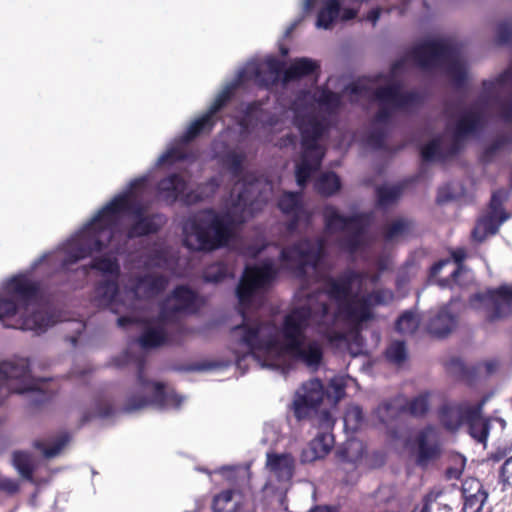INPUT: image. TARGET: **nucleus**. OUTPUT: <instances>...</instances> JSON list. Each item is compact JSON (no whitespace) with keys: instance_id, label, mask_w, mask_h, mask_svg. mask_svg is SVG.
<instances>
[{"instance_id":"obj_1","label":"nucleus","mask_w":512,"mask_h":512,"mask_svg":"<svg viewBox=\"0 0 512 512\" xmlns=\"http://www.w3.org/2000/svg\"><path fill=\"white\" fill-rule=\"evenodd\" d=\"M323 249L321 239H305L282 249L277 260L245 267L236 289L242 321L230 331L238 368L251 358L281 372L289 360L317 370L323 348L307 341L310 329L331 343H359L375 309L393 302L391 289L377 287L392 266L389 257L378 258L375 272L348 269L332 278L323 271Z\"/></svg>"},{"instance_id":"obj_2","label":"nucleus","mask_w":512,"mask_h":512,"mask_svg":"<svg viewBox=\"0 0 512 512\" xmlns=\"http://www.w3.org/2000/svg\"><path fill=\"white\" fill-rule=\"evenodd\" d=\"M151 197L147 175L133 180L57 250L35 261L32 269L45 265L54 270H68L79 260L94 257L90 266L81 267L82 273L87 275L89 269H95L110 278L96 286L95 305L109 308L115 314L123 313L117 319L120 327L133 323L144 325L150 300L168 284L167 277L154 268L175 271L174 255L163 243L155 244L134 264L141 271H131L122 277L120 289L117 283L120 266L115 254L126 250L128 239L154 233L165 223L161 214L145 216Z\"/></svg>"},{"instance_id":"obj_3","label":"nucleus","mask_w":512,"mask_h":512,"mask_svg":"<svg viewBox=\"0 0 512 512\" xmlns=\"http://www.w3.org/2000/svg\"><path fill=\"white\" fill-rule=\"evenodd\" d=\"M447 54L448 43L445 39L428 38L417 43L404 59L397 61L387 76L359 80L345 88L341 95L325 88L301 91L287 111L301 134L302 154L295 167L298 186L303 188L312 173L320 167L325 154L322 140L337 123L344 98L355 103L377 102L379 109L364 142L371 149H381L394 114L411 112L422 102L420 93L402 89L397 80L398 74L409 61L423 69L438 67L445 61Z\"/></svg>"},{"instance_id":"obj_4","label":"nucleus","mask_w":512,"mask_h":512,"mask_svg":"<svg viewBox=\"0 0 512 512\" xmlns=\"http://www.w3.org/2000/svg\"><path fill=\"white\" fill-rule=\"evenodd\" d=\"M228 133L216 139L212 148L235 184L221 213L206 209L192 214L184 222L183 241L190 250L209 252L227 245L234 227L253 217L273 194L271 182L244 170L245 152L239 148L232 149L221 140Z\"/></svg>"},{"instance_id":"obj_5","label":"nucleus","mask_w":512,"mask_h":512,"mask_svg":"<svg viewBox=\"0 0 512 512\" xmlns=\"http://www.w3.org/2000/svg\"><path fill=\"white\" fill-rule=\"evenodd\" d=\"M201 298L190 288L178 286L160 305L159 315L150 319L146 315L144 331L137 343L114 359L117 367L133 364L137 370V384L133 393L127 398L124 411L138 412L146 407L158 409L179 408L184 397L178 396L174 390L161 382L150 381L144 375V356L136 354V350L158 347L168 340L169 334L178 318L183 314L196 312L201 306Z\"/></svg>"},{"instance_id":"obj_6","label":"nucleus","mask_w":512,"mask_h":512,"mask_svg":"<svg viewBox=\"0 0 512 512\" xmlns=\"http://www.w3.org/2000/svg\"><path fill=\"white\" fill-rule=\"evenodd\" d=\"M318 69V62L306 57L294 59L283 74L282 65L275 58L271 57L263 62L249 61L243 68L238 70L234 80L225 84L215 97L208 111L193 121L187 131L179 139H176L171 147L158 158L156 165H171L184 160L186 158L184 145L199 133L212 130L215 124V114L230 99L235 89L241 85L252 81L259 86L270 87L281 79L283 85L286 86L291 81L313 74Z\"/></svg>"},{"instance_id":"obj_7","label":"nucleus","mask_w":512,"mask_h":512,"mask_svg":"<svg viewBox=\"0 0 512 512\" xmlns=\"http://www.w3.org/2000/svg\"><path fill=\"white\" fill-rule=\"evenodd\" d=\"M0 320L6 326L44 333L57 322L53 313L38 297V286L30 272L20 273L7 281L0 291Z\"/></svg>"},{"instance_id":"obj_8","label":"nucleus","mask_w":512,"mask_h":512,"mask_svg":"<svg viewBox=\"0 0 512 512\" xmlns=\"http://www.w3.org/2000/svg\"><path fill=\"white\" fill-rule=\"evenodd\" d=\"M325 228L328 233L342 232L340 247L350 254L368 249L373 239L367 232L372 216L369 213H354L344 216L335 206L327 205L323 210Z\"/></svg>"},{"instance_id":"obj_9","label":"nucleus","mask_w":512,"mask_h":512,"mask_svg":"<svg viewBox=\"0 0 512 512\" xmlns=\"http://www.w3.org/2000/svg\"><path fill=\"white\" fill-rule=\"evenodd\" d=\"M27 392L42 393V381L31 376L28 362H6L0 364V401L10 394Z\"/></svg>"},{"instance_id":"obj_10","label":"nucleus","mask_w":512,"mask_h":512,"mask_svg":"<svg viewBox=\"0 0 512 512\" xmlns=\"http://www.w3.org/2000/svg\"><path fill=\"white\" fill-rule=\"evenodd\" d=\"M219 186L217 178H212L200 191H190L184 175L171 174L162 179L157 186L158 197L168 204L181 200L186 204H193L199 200L210 197Z\"/></svg>"},{"instance_id":"obj_11","label":"nucleus","mask_w":512,"mask_h":512,"mask_svg":"<svg viewBox=\"0 0 512 512\" xmlns=\"http://www.w3.org/2000/svg\"><path fill=\"white\" fill-rule=\"evenodd\" d=\"M467 427L469 435L478 443L486 445L490 421L482 416L481 404L467 402L450 406V431Z\"/></svg>"},{"instance_id":"obj_12","label":"nucleus","mask_w":512,"mask_h":512,"mask_svg":"<svg viewBox=\"0 0 512 512\" xmlns=\"http://www.w3.org/2000/svg\"><path fill=\"white\" fill-rule=\"evenodd\" d=\"M470 303L474 309L484 310L490 321L501 319L512 311V284L475 294Z\"/></svg>"},{"instance_id":"obj_13","label":"nucleus","mask_w":512,"mask_h":512,"mask_svg":"<svg viewBox=\"0 0 512 512\" xmlns=\"http://www.w3.org/2000/svg\"><path fill=\"white\" fill-rule=\"evenodd\" d=\"M508 196V191L504 189H499L492 194L489 211L478 220L472 231L474 241L481 243L488 236L495 235L500 226L509 219L510 215L503 208Z\"/></svg>"},{"instance_id":"obj_14","label":"nucleus","mask_w":512,"mask_h":512,"mask_svg":"<svg viewBox=\"0 0 512 512\" xmlns=\"http://www.w3.org/2000/svg\"><path fill=\"white\" fill-rule=\"evenodd\" d=\"M325 392L323 384L318 379H311L302 384L296 391L293 400V410L297 419L310 416L314 409L322 402Z\"/></svg>"},{"instance_id":"obj_15","label":"nucleus","mask_w":512,"mask_h":512,"mask_svg":"<svg viewBox=\"0 0 512 512\" xmlns=\"http://www.w3.org/2000/svg\"><path fill=\"white\" fill-rule=\"evenodd\" d=\"M450 494L463 501V512L482 510L487 499V493L482 491L481 483L473 477L466 478L460 485L450 484Z\"/></svg>"},{"instance_id":"obj_16","label":"nucleus","mask_w":512,"mask_h":512,"mask_svg":"<svg viewBox=\"0 0 512 512\" xmlns=\"http://www.w3.org/2000/svg\"><path fill=\"white\" fill-rule=\"evenodd\" d=\"M280 210L291 218L288 225L290 231L308 226L311 213L302 201L300 192H284L278 201Z\"/></svg>"},{"instance_id":"obj_17","label":"nucleus","mask_w":512,"mask_h":512,"mask_svg":"<svg viewBox=\"0 0 512 512\" xmlns=\"http://www.w3.org/2000/svg\"><path fill=\"white\" fill-rule=\"evenodd\" d=\"M450 87L462 88L468 77L466 48L450 35Z\"/></svg>"},{"instance_id":"obj_18","label":"nucleus","mask_w":512,"mask_h":512,"mask_svg":"<svg viewBox=\"0 0 512 512\" xmlns=\"http://www.w3.org/2000/svg\"><path fill=\"white\" fill-rule=\"evenodd\" d=\"M357 11L351 8L341 10L338 0H324L318 11L316 27L319 29H331L338 19L347 21L353 19Z\"/></svg>"},{"instance_id":"obj_19","label":"nucleus","mask_w":512,"mask_h":512,"mask_svg":"<svg viewBox=\"0 0 512 512\" xmlns=\"http://www.w3.org/2000/svg\"><path fill=\"white\" fill-rule=\"evenodd\" d=\"M259 123L263 126L275 127L278 124V119L269 117L259 103L246 105L243 115L238 117L241 136L245 138V135L250 133V129H253L254 126H257Z\"/></svg>"},{"instance_id":"obj_20","label":"nucleus","mask_w":512,"mask_h":512,"mask_svg":"<svg viewBox=\"0 0 512 512\" xmlns=\"http://www.w3.org/2000/svg\"><path fill=\"white\" fill-rule=\"evenodd\" d=\"M440 454L439 431L428 426L418 436V463L422 466L436 459Z\"/></svg>"},{"instance_id":"obj_21","label":"nucleus","mask_w":512,"mask_h":512,"mask_svg":"<svg viewBox=\"0 0 512 512\" xmlns=\"http://www.w3.org/2000/svg\"><path fill=\"white\" fill-rule=\"evenodd\" d=\"M334 444L333 435L329 432H320L310 441L308 446L302 451V462H313L324 458L331 450Z\"/></svg>"},{"instance_id":"obj_22","label":"nucleus","mask_w":512,"mask_h":512,"mask_svg":"<svg viewBox=\"0 0 512 512\" xmlns=\"http://www.w3.org/2000/svg\"><path fill=\"white\" fill-rule=\"evenodd\" d=\"M413 230V222L408 218L399 217L388 222L382 229V237L386 245H394L404 240Z\"/></svg>"},{"instance_id":"obj_23","label":"nucleus","mask_w":512,"mask_h":512,"mask_svg":"<svg viewBox=\"0 0 512 512\" xmlns=\"http://www.w3.org/2000/svg\"><path fill=\"white\" fill-rule=\"evenodd\" d=\"M267 467L280 482H288L294 469V460L289 454H267Z\"/></svg>"},{"instance_id":"obj_24","label":"nucleus","mask_w":512,"mask_h":512,"mask_svg":"<svg viewBox=\"0 0 512 512\" xmlns=\"http://www.w3.org/2000/svg\"><path fill=\"white\" fill-rule=\"evenodd\" d=\"M364 454V444L357 439H350L346 441L338 450L337 457L341 464L350 465L355 468L361 461Z\"/></svg>"},{"instance_id":"obj_25","label":"nucleus","mask_w":512,"mask_h":512,"mask_svg":"<svg viewBox=\"0 0 512 512\" xmlns=\"http://www.w3.org/2000/svg\"><path fill=\"white\" fill-rule=\"evenodd\" d=\"M405 407V399L402 396H398L381 403L376 409L375 414L381 423L389 424L405 412Z\"/></svg>"},{"instance_id":"obj_26","label":"nucleus","mask_w":512,"mask_h":512,"mask_svg":"<svg viewBox=\"0 0 512 512\" xmlns=\"http://www.w3.org/2000/svg\"><path fill=\"white\" fill-rule=\"evenodd\" d=\"M428 331L439 338L446 336L448 333V306L446 304L430 311Z\"/></svg>"},{"instance_id":"obj_27","label":"nucleus","mask_w":512,"mask_h":512,"mask_svg":"<svg viewBox=\"0 0 512 512\" xmlns=\"http://www.w3.org/2000/svg\"><path fill=\"white\" fill-rule=\"evenodd\" d=\"M450 379L472 384L478 374V368L466 365L458 358H450Z\"/></svg>"},{"instance_id":"obj_28","label":"nucleus","mask_w":512,"mask_h":512,"mask_svg":"<svg viewBox=\"0 0 512 512\" xmlns=\"http://www.w3.org/2000/svg\"><path fill=\"white\" fill-rule=\"evenodd\" d=\"M314 187L320 195L330 197L341 189V181L334 172H324L317 177Z\"/></svg>"},{"instance_id":"obj_29","label":"nucleus","mask_w":512,"mask_h":512,"mask_svg":"<svg viewBox=\"0 0 512 512\" xmlns=\"http://www.w3.org/2000/svg\"><path fill=\"white\" fill-rule=\"evenodd\" d=\"M12 463L19 474L29 480L32 483H36V479L33 476L35 469V459L28 453L23 451H16L13 453Z\"/></svg>"},{"instance_id":"obj_30","label":"nucleus","mask_w":512,"mask_h":512,"mask_svg":"<svg viewBox=\"0 0 512 512\" xmlns=\"http://www.w3.org/2000/svg\"><path fill=\"white\" fill-rule=\"evenodd\" d=\"M512 143L510 134H499L490 144H488L481 155V159L485 163L492 162L501 152L506 150Z\"/></svg>"},{"instance_id":"obj_31","label":"nucleus","mask_w":512,"mask_h":512,"mask_svg":"<svg viewBox=\"0 0 512 512\" xmlns=\"http://www.w3.org/2000/svg\"><path fill=\"white\" fill-rule=\"evenodd\" d=\"M467 253L464 248L456 249L455 251H450V260L452 259L456 264V269L452 273V278L454 281H458L461 275L464 276V283L471 284L474 280L473 272L463 265V261L466 259Z\"/></svg>"},{"instance_id":"obj_32","label":"nucleus","mask_w":512,"mask_h":512,"mask_svg":"<svg viewBox=\"0 0 512 512\" xmlns=\"http://www.w3.org/2000/svg\"><path fill=\"white\" fill-rule=\"evenodd\" d=\"M420 325V317L415 310L404 311L396 321V330L403 335L414 334Z\"/></svg>"},{"instance_id":"obj_33","label":"nucleus","mask_w":512,"mask_h":512,"mask_svg":"<svg viewBox=\"0 0 512 512\" xmlns=\"http://www.w3.org/2000/svg\"><path fill=\"white\" fill-rule=\"evenodd\" d=\"M354 384L355 380L350 376H335L332 379H330L329 382V389L333 390V392L328 390L327 396L329 398H333V401L336 404L344 396V389Z\"/></svg>"},{"instance_id":"obj_34","label":"nucleus","mask_w":512,"mask_h":512,"mask_svg":"<svg viewBox=\"0 0 512 512\" xmlns=\"http://www.w3.org/2000/svg\"><path fill=\"white\" fill-rule=\"evenodd\" d=\"M402 188L399 185H383L377 188L378 205L387 208L400 197Z\"/></svg>"},{"instance_id":"obj_35","label":"nucleus","mask_w":512,"mask_h":512,"mask_svg":"<svg viewBox=\"0 0 512 512\" xmlns=\"http://www.w3.org/2000/svg\"><path fill=\"white\" fill-rule=\"evenodd\" d=\"M69 441V435L63 433L47 443H37L45 458H53L60 454Z\"/></svg>"},{"instance_id":"obj_36","label":"nucleus","mask_w":512,"mask_h":512,"mask_svg":"<svg viewBox=\"0 0 512 512\" xmlns=\"http://www.w3.org/2000/svg\"><path fill=\"white\" fill-rule=\"evenodd\" d=\"M444 140V137L433 138L421 149V155L425 162H433L441 158Z\"/></svg>"},{"instance_id":"obj_37","label":"nucleus","mask_w":512,"mask_h":512,"mask_svg":"<svg viewBox=\"0 0 512 512\" xmlns=\"http://www.w3.org/2000/svg\"><path fill=\"white\" fill-rule=\"evenodd\" d=\"M231 274L232 272L226 264L217 262L204 270L203 277L206 282L217 283Z\"/></svg>"},{"instance_id":"obj_38","label":"nucleus","mask_w":512,"mask_h":512,"mask_svg":"<svg viewBox=\"0 0 512 512\" xmlns=\"http://www.w3.org/2000/svg\"><path fill=\"white\" fill-rule=\"evenodd\" d=\"M431 394L423 393L412 399L410 402L405 400V411H408L412 416H423L429 408V397Z\"/></svg>"},{"instance_id":"obj_39","label":"nucleus","mask_w":512,"mask_h":512,"mask_svg":"<svg viewBox=\"0 0 512 512\" xmlns=\"http://www.w3.org/2000/svg\"><path fill=\"white\" fill-rule=\"evenodd\" d=\"M363 421L362 409L357 405H351L345 412L344 424L351 431H356Z\"/></svg>"},{"instance_id":"obj_40","label":"nucleus","mask_w":512,"mask_h":512,"mask_svg":"<svg viewBox=\"0 0 512 512\" xmlns=\"http://www.w3.org/2000/svg\"><path fill=\"white\" fill-rule=\"evenodd\" d=\"M386 356L389 361L400 365L407 358V350L403 341L392 342L386 350Z\"/></svg>"},{"instance_id":"obj_41","label":"nucleus","mask_w":512,"mask_h":512,"mask_svg":"<svg viewBox=\"0 0 512 512\" xmlns=\"http://www.w3.org/2000/svg\"><path fill=\"white\" fill-rule=\"evenodd\" d=\"M466 466V458L458 452H450V480L459 479Z\"/></svg>"},{"instance_id":"obj_42","label":"nucleus","mask_w":512,"mask_h":512,"mask_svg":"<svg viewBox=\"0 0 512 512\" xmlns=\"http://www.w3.org/2000/svg\"><path fill=\"white\" fill-rule=\"evenodd\" d=\"M113 413V408L107 400H98L94 403L93 411L84 416L85 420L91 418H107Z\"/></svg>"},{"instance_id":"obj_43","label":"nucleus","mask_w":512,"mask_h":512,"mask_svg":"<svg viewBox=\"0 0 512 512\" xmlns=\"http://www.w3.org/2000/svg\"><path fill=\"white\" fill-rule=\"evenodd\" d=\"M233 495V490H226L216 495L212 503L214 512H225L227 504H229L233 499Z\"/></svg>"},{"instance_id":"obj_44","label":"nucleus","mask_w":512,"mask_h":512,"mask_svg":"<svg viewBox=\"0 0 512 512\" xmlns=\"http://www.w3.org/2000/svg\"><path fill=\"white\" fill-rule=\"evenodd\" d=\"M446 264L447 260H440L431 267L429 274V282L431 284H436L441 288H446L447 281L445 279H438V274L442 271Z\"/></svg>"},{"instance_id":"obj_45","label":"nucleus","mask_w":512,"mask_h":512,"mask_svg":"<svg viewBox=\"0 0 512 512\" xmlns=\"http://www.w3.org/2000/svg\"><path fill=\"white\" fill-rule=\"evenodd\" d=\"M512 38V23L505 21L497 26L496 41L499 44H507Z\"/></svg>"},{"instance_id":"obj_46","label":"nucleus","mask_w":512,"mask_h":512,"mask_svg":"<svg viewBox=\"0 0 512 512\" xmlns=\"http://www.w3.org/2000/svg\"><path fill=\"white\" fill-rule=\"evenodd\" d=\"M19 490V484L16 480L5 477L0 474V492L7 495H13Z\"/></svg>"},{"instance_id":"obj_47","label":"nucleus","mask_w":512,"mask_h":512,"mask_svg":"<svg viewBox=\"0 0 512 512\" xmlns=\"http://www.w3.org/2000/svg\"><path fill=\"white\" fill-rule=\"evenodd\" d=\"M500 478L502 483L512 485V456L503 463Z\"/></svg>"},{"instance_id":"obj_48","label":"nucleus","mask_w":512,"mask_h":512,"mask_svg":"<svg viewBox=\"0 0 512 512\" xmlns=\"http://www.w3.org/2000/svg\"><path fill=\"white\" fill-rule=\"evenodd\" d=\"M381 9L376 8L371 10L367 15V20L370 21L373 25L377 23L380 18Z\"/></svg>"},{"instance_id":"obj_49","label":"nucleus","mask_w":512,"mask_h":512,"mask_svg":"<svg viewBox=\"0 0 512 512\" xmlns=\"http://www.w3.org/2000/svg\"><path fill=\"white\" fill-rule=\"evenodd\" d=\"M319 0H303L302 11L304 14L309 13Z\"/></svg>"},{"instance_id":"obj_50","label":"nucleus","mask_w":512,"mask_h":512,"mask_svg":"<svg viewBox=\"0 0 512 512\" xmlns=\"http://www.w3.org/2000/svg\"><path fill=\"white\" fill-rule=\"evenodd\" d=\"M448 201V190L443 187L439 189L438 196H437V203L438 204H445Z\"/></svg>"},{"instance_id":"obj_51","label":"nucleus","mask_w":512,"mask_h":512,"mask_svg":"<svg viewBox=\"0 0 512 512\" xmlns=\"http://www.w3.org/2000/svg\"><path fill=\"white\" fill-rule=\"evenodd\" d=\"M262 248L263 247L249 246L244 253L249 257H256L261 252Z\"/></svg>"},{"instance_id":"obj_52","label":"nucleus","mask_w":512,"mask_h":512,"mask_svg":"<svg viewBox=\"0 0 512 512\" xmlns=\"http://www.w3.org/2000/svg\"><path fill=\"white\" fill-rule=\"evenodd\" d=\"M73 326H74L73 331H74L76 334H78V335H79V334L84 330V328H85V325H84V323H83L82 321H75V322H73Z\"/></svg>"},{"instance_id":"obj_53","label":"nucleus","mask_w":512,"mask_h":512,"mask_svg":"<svg viewBox=\"0 0 512 512\" xmlns=\"http://www.w3.org/2000/svg\"><path fill=\"white\" fill-rule=\"evenodd\" d=\"M485 368H486V371L487 373H492L496 370V367H497V362L496 361H489V362H486L485 364Z\"/></svg>"},{"instance_id":"obj_54","label":"nucleus","mask_w":512,"mask_h":512,"mask_svg":"<svg viewBox=\"0 0 512 512\" xmlns=\"http://www.w3.org/2000/svg\"><path fill=\"white\" fill-rule=\"evenodd\" d=\"M303 19V16H301L297 21H295L294 23H292L285 31V35L286 36H289L292 31L295 29V27L298 25V23H300Z\"/></svg>"},{"instance_id":"obj_55","label":"nucleus","mask_w":512,"mask_h":512,"mask_svg":"<svg viewBox=\"0 0 512 512\" xmlns=\"http://www.w3.org/2000/svg\"><path fill=\"white\" fill-rule=\"evenodd\" d=\"M452 282H453L454 284H457V285L461 286V287H466V286H468V285H469V284H465V283H464V276H463V275H461V276L459 277V280H458V281H454V280H453V278H452V274H451V275H450V285L452 284Z\"/></svg>"},{"instance_id":"obj_56","label":"nucleus","mask_w":512,"mask_h":512,"mask_svg":"<svg viewBox=\"0 0 512 512\" xmlns=\"http://www.w3.org/2000/svg\"><path fill=\"white\" fill-rule=\"evenodd\" d=\"M310 512H334V510L326 506H319L310 510Z\"/></svg>"},{"instance_id":"obj_57","label":"nucleus","mask_w":512,"mask_h":512,"mask_svg":"<svg viewBox=\"0 0 512 512\" xmlns=\"http://www.w3.org/2000/svg\"><path fill=\"white\" fill-rule=\"evenodd\" d=\"M214 364L212 363H209V364H203V365H199L197 367H195L196 370H209V369H212L214 368Z\"/></svg>"},{"instance_id":"obj_58","label":"nucleus","mask_w":512,"mask_h":512,"mask_svg":"<svg viewBox=\"0 0 512 512\" xmlns=\"http://www.w3.org/2000/svg\"><path fill=\"white\" fill-rule=\"evenodd\" d=\"M419 512H430L429 498H426L425 503Z\"/></svg>"},{"instance_id":"obj_59","label":"nucleus","mask_w":512,"mask_h":512,"mask_svg":"<svg viewBox=\"0 0 512 512\" xmlns=\"http://www.w3.org/2000/svg\"><path fill=\"white\" fill-rule=\"evenodd\" d=\"M294 142H295V137L290 135V134H288L286 136V140H285V143L283 145L286 146L287 144H294Z\"/></svg>"},{"instance_id":"obj_60","label":"nucleus","mask_w":512,"mask_h":512,"mask_svg":"<svg viewBox=\"0 0 512 512\" xmlns=\"http://www.w3.org/2000/svg\"><path fill=\"white\" fill-rule=\"evenodd\" d=\"M406 281H408V278H406V277L404 276V272H402V273L399 275V277H398L397 284H398V285H401V284L405 283Z\"/></svg>"},{"instance_id":"obj_61","label":"nucleus","mask_w":512,"mask_h":512,"mask_svg":"<svg viewBox=\"0 0 512 512\" xmlns=\"http://www.w3.org/2000/svg\"><path fill=\"white\" fill-rule=\"evenodd\" d=\"M406 270H414L415 267L414 265H410V264H407L406 267H405Z\"/></svg>"},{"instance_id":"obj_62","label":"nucleus","mask_w":512,"mask_h":512,"mask_svg":"<svg viewBox=\"0 0 512 512\" xmlns=\"http://www.w3.org/2000/svg\"><path fill=\"white\" fill-rule=\"evenodd\" d=\"M281 52H282V54H283V55H287L288 50H287L286 48H282V49H281Z\"/></svg>"},{"instance_id":"obj_63","label":"nucleus","mask_w":512,"mask_h":512,"mask_svg":"<svg viewBox=\"0 0 512 512\" xmlns=\"http://www.w3.org/2000/svg\"><path fill=\"white\" fill-rule=\"evenodd\" d=\"M324 416H325V418H326V421H327L328 425H330V419H329V417H328V414H327V413H324Z\"/></svg>"},{"instance_id":"obj_64","label":"nucleus","mask_w":512,"mask_h":512,"mask_svg":"<svg viewBox=\"0 0 512 512\" xmlns=\"http://www.w3.org/2000/svg\"><path fill=\"white\" fill-rule=\"evenodd\" d=\"M71 341H72L73 343H75V342H76V337H75V336L71 337Z\"/></svg>"}]
</instances>
